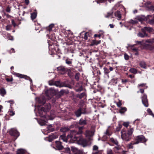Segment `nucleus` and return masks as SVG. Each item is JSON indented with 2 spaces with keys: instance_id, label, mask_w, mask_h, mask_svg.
<instances>
[{
  "instance_id": "nucleus-6",
  "label": "nucleus",
  "mask_w": 154,
  "mask_h": 154,
  "mask_svg": "<svg viewBox=\"0 0 154 154\" xmlns=\"http://www.w3.org/2000/svg\"><path fill=\"white\" fill-rule=\"evenodd\" d=\"M9 134L12 136L16 137V139L20 135L19 132L15 129H11L9 131Z\"/></svg>"
},
{
  "instance_id": "nucleus-37",
  "label": "nucleus",
  "mask_w": 154,
  "mask_h": 154,
  "mask_svg": "<svg viewBox=\"0 0 154 154\" xmlns=\"http://www.w3.org/2000/svg\"><path fill=\"white\" fill-rule=\"evenodd\" d=\"M107 154H114L112 149L107 148L106 151Z\"/></svg>"
},
{
  "instance_id": "nucleus-26",
  "label": "nucleus",
  "mask_w": 154,
  "mask_h": 154,
  "mask_svg": "<svg viewBox=\"0 0 154 154\" xmlns=\"http://www.w3.org/2000/svg\"><path fill=\"white\" fill-rule=\"evenodd\" d=\"M6 94L5 90L4 88H1L0 89V95L4 96Z\"/></svg>"
},
{
  "instance_id": "nucleus-43",
  "label": "nucleus",
  "mask_w": 154,
  "mask_h": 154,
  "mask_svg": "<svg viewBox=\"0 0 154 154\" xmlns=\"http://www.w3.org/2000/svg\"><path fill=\"white\" fill-rule=\"evenodd\" d=\"M65 61H66V63L68 65H69L72 63L71 60L69 59H66V60Z\"/></svg>"
},
{
  "instance_id": "nucleus-50",
  "label": "nucleus",
  "mask_w": 154,
  "mask_h": 154,
  "mask_svg": "<svg viewBox=\"0 0 154 154\" xmlns=\"http://www.w3.org/2000/svg\"><path fill=\"white\" fill-rule=\"evenodd\" d=\"M124 58L125 60H127L129 59V56L126 54H125L124 55Z\"/></svg>"
},
{
  "instance_id": "nucleus-25",
  "label": "nucleus",
  "mask_w": 154,
  "mask_h": 154,
  "mask_svg": "<svg viewBox=\"0 0 154 154\" xmlns=\"http://www.w3.org/2000/svg\"><path fill=\"white\" fill-rule=\"evenodd\" d=\"M145 18L144 16H138L136 18V19L139 21L142 22L144 20Z\"/></svg>"
},
{
  "instance_id": "nucleus-35",
  "label": "nucleus",
  "mask_w": 154,
  "mask_h": 154,
  "mask_svg": "<svg viewBox=\"0 0 154 154\" xmlns=\"http://www.w3.org/2000/svg\"><path fill=\"white\" fill-rule=\"evenodd\" d=\"M109 127H110L109 126L108 127V128L106 130V131L105 132V134L107 136H110L111 135V133L110 130L109 129Z\"/></svg>"
},
{
  "instance_id": "nucleus-9",
  "label": "nucleus",
  "mask_w": 154,
  "mask_h": 154,
  "mask_svg": "<svg viewBox=\"0 0 154 154\" xmlns=\"http://www.w3.org/2000/svg\"><path fill=\"white\" fill-rule=\"evenodd\" d=\"M138 23V21L137 20L136 18L134 20H130L128 21H127L126 23V24L131 26L132 25L137 23Z\"/></svg>"
},
{
  "instance_id": "nucleus-54",
  "label": "nucleus",
  "mask_w": 154,
  "mask_h": 154,
  "mask_svg": "<svg viewBox=\"0 0 154 154\" xmlns=\"http://www.w3.org/2000/svg\"><path fill=\"white\" fill-rule=\"evenodd\" d=\"M75 78L77 80H79V75L78 73L76 74L75 76Z\"/></svg>"
},
{
  "instance_id": "nucleus-13",
  "label": "nucleus",
  "mask_w": 154,
  "mask_h": 154,
  "mask_svg": "<svg viewBox=\"0 0 154 154\" xmlns=\"http://www.w3.org/2000/svg\"><path fill=\"white\" fill-rule=\"evenodd\" d=\"M114 15L117 20H119L121 19L122 14L120 11H117L115 13Z\"/></svg>"
},
{
  "instance_id": "nucleus-49",
  "label": "nucleus",
  "mask_w": 154,
  "mask_h": 154,
  "mask_svg": "<svg viewBox=\"0 0 154 154\" xmlns=\"http://www.w3.org/2000/svg\"><path fill=\"white\" fill-rule=\"evenodd\" d=\"M122 127V125L121 124L119 125V126L116 128V131H119L120 130Z\"/></svg>"
},
{
  "instance_id": "nucleus-17",
  "label": "nucleus",
  "mask_w": 154,
  "mask_h": 154,
  "mask_svg": "<svg viewBox=\"0 0 154 154\" xmlns=\"http://www.w3.org/2000/svg\"><path fill=\"white\" fill-rule=\"evenodd\" d=\"M148 17L149 18L150 17H152V19H149L148 22L149 23L152 25L154 24V15L152 16L149 15L148 16Z\"/></svg>"
},
{
  "instance_id": "nucleus-47",
  "label": "nucleus",
  "mask_w": 154,
  "mask_h": 154,
  "mask_svg": "<svg viewBox=\"0 0 154 154\" xmlns=\"http://www.w3.org/2000/svg\"><path fill=\"white\" fill-rule=\"evenodd\" d=\"M89 35V32H86L85 34V35L84 36V38L85 40H86L88 39V35Z\"/></svg>"
},
{
  "instance_id": "nucleus-27",
  "label": "nucleus",
  "mask_w": 154,
  "mask_h": 154,
  "mask_svg": "<svg viewBox=\"0 0 154 154\" xmlns=\"http://www.w3.org/2000/svg\"><path fill=\"white\" fill-rule=\"evenodd\" d=\"M154 43V38H152L145 41V42H144V43L146 45H147L146 44V43Z\"/></svg>"
},
{
  "instance_id": "nucleus-53",
  "label": "nucleus",
  "mask_w": 154,
  "mask_h": 154,
  "mask_svg": "<svg viewBox=\"0 0 154 154\" xmlns=\"http://www.w3.org/2000/svg\"><path fill=\"white\" fill-rule=\"evenodd\" d=\"M6 11L7 12L9 13L11 11V8L9 6L7 7L6 9Z\"/></svg>"
},
{
  "instance_id": "nucleus-62",
  "label": "nucleus",
  "mask_w": 154,
  "mask_h": 154,
  "mask_svg": "<svg viewBox=\"0 0 154 154\" xmlns=\"http://www.w3.org/2000/svg\"><path fill=\"white\" fill-rule=\"evenodd\" d=\"M98 148V147L97 146H94L93 147V149L94 150H97Z\"/></svg>"
},
{
  "instance_id": "nucleus-41",
  "label": "nucleus",
  "mask_w": 154,
  "mask_h": 154,
  "mask_svg": "<svg viewBox=\"0 0 154 154\" xmlns=\"http://www.w3.org/2000/svg\"><path fill=\"white\" fill-rule=\"evenodd\" d=\"M103 69L104 70V72L105 74H108L110 72L109 69L106 67H104Z\"/></svg>"
},
{
  "instance_id": "nucleus-39",
  "label": "nucleus",
  "mask_w": 154,
  "mask_h": 154,
  "mask_svg": "<svg viewBox=\"0 0 154 154\" xmlns=\"http://www.w3.org/2000/svg\"><path fill=\"white\" fill-rule=\"evenodd\" d=\"M12 26L11 25H8L6 26V30L9 31L11 29Z\"/></svg>"
},
{
  "instance_id": "nucleus-16",
  "label": "nucleus",
  "mask_w": 154,
  "mask_h": 154,
  "mask_svg": "<svg viewBox=\"0 0 154 154\" xmlns=\"http://www.w3.org/2000/svg\"><path fill=\"white\" fill-rule=\"evenodd\" d=\"M35 119L37 120L38 122L41 126L44 125L46 123V119H45L44 120H43L42 119L38 120L37 118H35Z\"/></svg>"
},
{
  "instance_id": "nucleus-8",
  "label": "nucleus",
  "mask_w": 154,
  "mask_h": 154,
  "mask_svg": "<svg viewBox=\"0 0 154 154\" xmlns=\"http://www.w3.org/2000/svg\"><path fill=\"white\" fill-rule=\"evenodd\" d=\"M14 74L16 76H17L18 77H19L20 78H25L26 80H29L31 82V83H32V79L30 78L29 77L27 76L26 75H23L21 74H19L18 73H15V72H14Z\"/></svg>"
},
{
  "instance_id": "nucleus-48",
  "label": "nucleus",
  "mask_w": 154,
  "mask_h": 154,
  "mask_svg": "<svg viewBox=\"0 0 154 154\" xmlns=\"http://www.w3.org/2000/svg\"><path fill=\"white\" fill-rule=\"evenodd\" d=\"M60 138H61V139H62L63 141L65 142H67V140L65 138L64 136V135H62L60 137Z\"/></svg>"
},
{
  "instance_id": "nucleus-15",
  "label": "nucleus",
  "mask_w": 154,
  "mask_h": 154,
  "mask_svg": "<svg viewBox=\"0 0 154 154\" xmlns=\"http://www.w3.org/2000/svg\"><path fill=\"white\" fill-rule=\"evenodd\" d=\"M57 70L59 71V72L61 74L64 73L66 71V70L65 67L63 66L57 67Z\"/></svg>"
},
{
  "instance_id": "nucleus-14",
  "label": "nucleus",
  "mask_w": 154,
  "mask_h": 154,
  "mask_svg": "<svg viewBox=\"0 0 154 154\" xmlns=\"http://www.w3.org/2000/svg\"><path fill=\"white\" fill-rule=\"evenodd\" d=\"M94 134V133L92 131L87 130L86 131L85 135L86 137H89V138H91L90 137L93 136Z\"/></svg>"
},
{
  "instance_id": "nucleus-44",
  "label": "nucleus",
  "mask_w": 154,
  "mask_h": 154,
  "mask_svg": "<svg viewBox=\"0 0 154 154\" xmlns=\"http://www.w3.org/2000/svg\"><path fill=\"white\" fill-rule=\"evenodd\" d=\"M9 114L11 116H13L15 114V113L13 111L11 110H9L8 112Z\"/></svg>"
},
{
  "instance_id": "nucleus-32",
  "label": "nucleus",
  "mask_w": 154,
  "mask_h": 154,
  "mask_svg": "<svg viewBox=\"0 0 154 154\" xmlns=\"http://www.w3.org/2000/svg\"><path fill=\"white\" fill-rule=\"evenodd\" d=\"M60 130L61 132H66L69 130V128L68 127H65L61 128Z\"/></svg>"
},
{
  "instance_id": "nucleus-59",
  "label": "nucleus",
  "mask_w": 154,
  "mask_h": 154,
  "mask_svg": "<svg viewBox=\"0 0 154 154\" xmlns=\"http://www.w3.org/2000/svg\"><path fill=\"white\" fill-rule=\"evenodd\" d=\"M144 88H143V89H141L140 88V91H137V93H138L139 92H140L141 93L143 94L144 92Z\"/></svg>"
},
{
  "instance_id": "nucleus-19",
  "label": "nucleus",
  "mask_w": 154,
  "mask_h": 154,
  "mask_svg": "<svg viewBox=\"0 0 154 154\" xmlns=\"http://www.w3.org/2000/svg\"><path fill=\"white\" fill-rule=\"evenodd\" d=\"M47 92L50 93V94L51 96H52L53 94H54V93L55 92V91L52 88H51L50 89H49V90L46 91H45V94H46L47 95H48V94L47 93Z\"/></svg>"
},
{
  "instance_id": "nucleus-22",
  "label": "nucleus",
  "mask_w": 154,
  "mask_h": 154,
  "mask_svg": "<svg viewBox=\"0 0 154 154\" xmlns=\"http://www.w3.org/2000/svg\"><path fill=\"white\" fill-rule=\"evenodd\" d=\"M140 66L143 68L146 69V63L144 61H141L140 63Z\"/></svg>"
},
{
  "instance_id": "nucleus-60",
  "label": "nucleus",
  "mask_w": 154,
  "mask_h": 154,
  "mask_svg": "<svg viewBox=\"0 0 154 154\" xmlns=\"http://www.w3.org/2000/svg\"><path fill=\"white\" fill-rule=\"evenodd\" d=\"M96 72V71H95ZM96 72H97V75L98 76V75H100L101 74V72L99 70H96Z\"/></svg>"
},
{
  "instance_id": "nucleus-58",
  "label": "nucleus",
  "mask_w": 154,
  "mask_h": 154,
  "mask_svg": "<svg viewBox=\"0 0 154 154\" xmlns=\"http://www.w3.org/2000/svg\"><path fill=\"white\" fill-rule=\"evenodd\" d=\"M9 53L11 54L12 53H15V51L14 49V48H11L10 50L9 51Z\"/></svg>"
},
{
  "instance_id": "nucleus-23",
  "label": "nucleus",
  "mask_w": 154,
  "mask_h": 154,
  "mask_svg": "<svg viewBox=\"0 0 154 154\" xmlns=\"http://www.w3.org/2000/svg\"><path fill=\"white\" fill-rule=\"evenodd\" d=\"M100 40L97 41L96 40H94L92 41L91 42V44L92 45H97L100 44Z\"/></svg>"
},
{
  "instance_id": "nucleus-36",
  "label": "nucleus",
  "mask_w": 154,
  "mask_h": 154,
  "mask_svg": "<svg viewBox=\"0 0 154 154\" xmlns=\"http://www.w3.org/2000/svg\"><path fill=\"white\" fill-rule=\"evenodd\" d=\"M120 148L119 146L118 145L117 146H115L113 148V149L116 152H118V150L120 149Z\"/></svg>"
},
{
  "instance_id": "nucleus-5",
  "label": "nucleus",
  "mask_w": 154,
  "mask_h": 154,
  "mask_svg": "<svg viewBox=\"0 0 154 154\" xmlns=\"http://www.w3.org/2000/svg\"><path fill=\"white\" fill-rule=\"evenodd\" d=\"M136 141L135 143H137L138 144L140 142H145L147 141L145 137L143 135L138 136L137 137Z\"/></svg>"
},
{
  "instance_id": "nucleus-57",
  "label": "nucleus",
  "mask_w": 154,
  "mask_h": 154,
  "mask_svg": "<svg viewBox=\"0 0 154 154\" xmlns=\"http://www.w3.org/2000/svg\"><path fill=\"white\" fill-rule=\"evenodd\" d=\"M149 48L150 51L154 52V46H150Z\"/></svg>"
},
{
  "instance_id": "nucleus-38",
  "label": "nucleus",
  "mask_w": 154,
  "mask_h": 154,
  "mask_svg": "<svg viewBox=\"0 0 154 154\" xmlns=\"http://www.w3.org/2000/svg\"><path fill=\"white\" fill-rule=\"evenodd\" d=\"M130 71L133 73L136 74L137 73V71L136 69L134 68H132L130 70Z\"/></svg>"
},
{
  "instance_id": "nucleus-30",
  "label": "nucleus",
  "mask_w": 154,
  "mask_h": 154,
  "mask_svg": "<svg viewBox=\"0 0 154 154\" xmlns=\"http://www.w3.org/2000/svg\"><path fill=\"white\" fill-rule=\"evenodd\" d=\"M110 139V140L115 144L116 145H118V142L115 139L113 138H111Z\"/></svg>"
},
{
  "instance_id": "nucleus-46",
  "label": "nucleus",
  "mask_w": 154,
  "mask_h": 154,
  "mask_svg": "<svg viewBox=\"0 0 154 154\" xmlns=\"http://www.w3.org/2000/svg\"><path fill=\"white\" fill-rule=\"evenodd\" d=\"M111 82L113 85H116L117 83V81L116 79H113L111 80Z\"/></svg>"
},
{
  "instance_id": "nucleus-18",
  "label": "nucleus",
  "mask_w": 154,
  "mask_h": 154,
  "mask_svg": "<svg viewBox=\"0 0 154 154\" xmlns=\"http://www.w3.org/2000/svg\"><path fill=\"white\" fill-rule=\"evenodd\" d=\"M77 97L81 99L83 97H86V93L85 92H83L80 94H78L76 95Z\"/></svg>"
},
{
  "instance_id": "nucleus-33",
  "label": "nucleus",
  "mask_w": 154,
  "mask_h": 154,
  "mask_svg": "<svg viewBox=\"0 0 154 154\" xmlns=\"http://www.w3.org/2000/svg\"><path fill=\"white\" fill-rule=\"evenodd\" d=\"M138 88L140 89V87H143V88L144 89H146L147 88V86H146V84L144 83H142L140 84H139L138 85Z\"/></svg>"
},
{
  "instance_id": "nucleus-40",
  "label": "nucleus",
  "mask_w": 154,
  "mask_h": 154,
  "mask_svg": "<svg viewBox=\"0 0 154 154\" xmlns=\"http://www.w3.org/2000/svg\"><path fill=\"white\" fill-rule=\"evenodd\" d=\"M148 9L152 11H154V6H150L148 7Z\"/></svg>"
},
{
  "instance_id": "nucleus-4",
  "label": "nucleus",
  "mask_w": 154,
  "mask_h": 154,
  "mask_svg": "<svg viewBox=\"0 0 154 154\" xmlns=\"http://www.w3.org/2000/svg\"><path fill=\"white\" fill-rule=\"evenodd\" d=\"M86 111L85 109V107L80 108L79 109L77 110L75 112V115L77 117H80L81 114H84L86 113Z\"/></svg>"
},
{
  "instance_id": "nucleus-12",
  "label": "nucleus",
  "mask_w": 154,
  "mask_h": 154,
  "mask_svg": "<svg viewBox=\"0 0 154 154\" xmlns=\"http://www.w3.org/2000/svg\"><path fill=\"white\" fill-rule=\"evenodd\" d=\"M141 30L143 33L139 32L137 35L138 36L142 38L147 37V35L146 33V31H144V29H142Z\"/></svg>"
},
{
  "instance_id": "nucleus-31",
  "label": "nucleus",
  "mask_w": 154,
  "mask_h": 154,
  "mask_svg": "<svg viewBox=\"0 0 154 154\" xmlns=\"http://www.w3.org/2000/svg\"><path fill=\"white\" fill-rule=\"evenodd\" d=\"M143 29H144V31H146H146L150 32L152 30V28L147 27H145Z\"/></svg>"
},
{
  "instance_id": "nucleus-1",
  "label": "nucleus",
  "mask_w": 154,
  "mask_h": 154,
  "mask_svg": "<svg viewBox=\"0 0 154 154\" xmlns=\"http://www.w3.org/2000/svg\"><path fill=\"white\" fill-rule=\"evenodd\" d=\"M84 127H81L79 128V131L78 132L75 130L71 131L70 134L67 136V138L70 139V142L73 143L77 141V143L82 146L83 147H86L91 144V138H89L88 140L83 138L82 134L83 133L82 130Z\"/></svg>"
},
{
  "instance_id": "nucleus-11",
  "label": "nucleus",
  "mask_w": 154,
  "mask_h": 154,
  "mask_svg": "<svg viewBox=\"0 0 154 154\" xmlns=\"http://www.w3.org/2000/svg\"><path fill=\"white\" fill-rule=\"evenodd\" d=\"M56 149L61 150L63 148V146H62L61 142L59 141H56Z\"/></svg>"
},
{
  "instance_id": "nucleus-55",
  "label": "nucleus",
  "mask_w": 154,
  "mask_h": 154,
  "mask_svg": "<svg viewBox=\"0 0 154 154\" xmlns=\"http://www.w3.org/2000/svg\"><path fill=\"white\" fill-rule=\"evenodd\" d=\"M129 125V123L128 122H125L123 123V125L126 127H127Z\"/></svg>"
},
{
  "instance_id": "nucleus-28",
  "label": "nucleus",
  "mask_w": 154,
  "mask_h": 154,
  "mask_svg": "<svg viewBox=\"0 0 154 154\" xmlns=\"http://www.w3.org/2000/svg\"><path fill=\"white\" fill-rule=\"evenodd\" d=\"M25 152V151L24 150L20 149L18 150L17 152V154H24Z\"/></svg>"
},
{
  "instance_id": "nucleus-24",
  "label": "nucleus",
  "mask_w": 154,
  "mask_h": 154,
  "mask_svg": "<svg viewBox=\"0 0 154 154\" xmlns=\"http://www.w3.org/2000/svg\"><path fill=\"white\" fill-rule=\"evenodd\" d=\"M37 15V13L36 12H34L31 14V18L32 20L35 19Z\"/></svg>"
},
{
  "instance_id": "nucleus-42",
  "label": "nucleus",
  "mask_w": 154,
  "mask_h": 154,
  "mask_svg": "<svg viewBox=\"0 0 154 154\" xmlns=\"http://www.w3.org/2000/svg\"><path fill=\"white\" fill-rule=\"evenodd\" d=\"M147 111L150 115H151L153 117H154V115L150 109H148L147 110Z\"/></svg>"
},
{
  "instance_id": "nucleus-52",
  "label": "nucleus",
  "mask_w": 154,
  "mask_h": 154,
  "mask_svg": "<svg viewBox=\"0 0 154 154\" xmlns=\"http://www.w3.org/2000/svg\"><path fill=\"white\" fill-rule=\"evenodd\" d=\"M82 90V86H81L79 88L76 89V91L77 92L80 91H81Z\"/></svg>"
},
{
  "instance_id": "nucleus-10",
  "label": "nucleus",
  "mask_w": 154,
  "mask_h": 154,
  "mask_svg": "<svg viewBox=\"0 0 154 154\" xmlns=\"http://www.w3.org/2000/svg\"><path fill=\"white\" fill-rule=\"evenodd\" d=\"M57 137V136L52 134L50 135L48 137L45 138V140H48L49 142L52 141L54 139H56Z\"/></svg>"
},
{
  "instance_id": "nucleus-34",
  "label": "nucleus",
  "mask_w": 154,
  "mask_h": 154,
  "mask_svg": "<svg viewBox=\"0 0 154 154\" xmlns=\"http://www.w3.org/2000/svg\"><path fill=\"white\" fill-rule=\"evenodd\" d=\"M54 25L53 24H50L48 27L47 28L48 30L49 31V32H51L52 31V28L54 27Z\"/></svg>"
},
{
  "instance_id": "nucleus-45",
  "label": "nucleus",
  "mask_w": 154,
  "mask_h": 154,
  "mask_svg": "<svg viewBox=\"0 0 154 154\" xmlns=\"http://www.w3.org/2000/svg\"><path fill=\"white\" fill-rule=\"evenodd\" d=\"M7 37L8 39L9 40H13L14 39L13 37L10 34L7 35Z\"/></svg>"
},
{
  "instance_id": "nucleus-64",
  "label": "nucleus",
  "mask_w": 154,
  "mask_h": 154,
  "mask_svg": "<svg viewBox=\"0 0 154 154\" xmlns=\"http://www.w3.org/2000/svg\"><path fill=\"white\" fill-rule=\"evenodd\" d=\"M131 50L133 51L137 52L138 49L136 48H131Z\"/></svg>"
},
{
  "instance_id": "nucleus-51",
  "label": "nucleus",
  "mask_w": 154,
  "mask_h": 154,
  "mask_svg": "<svg viewBox=\"0 0 154 154\" xmlns=\"http://www.w3.org/2000/svg\"><path fill=\"white\" fill-rule=\"evenodd\" d=\"M54 84L57 87H60V82L59 81H57L55 82Z\"/></svg>"
},
{
  "instance_id": "nucleus-2",
  "label": "nucleus",
  "mask_w": 154,
  "mask_h": 154,
  "mask_svg": "<svg viewBox=\"0 0 154 154\" xmlns=\"http://www.w3.org/2000/svg\"><path fill=\"white\" fill-rule=\"evenodd\" d=\"M38 113L39 116L44 118H46V112L48 111L51 109V105L49 103H46L44 107H41L40 106H38Z\"/></svg>"
},
{
  "instance_id": "nucleus-63",
  "label": "nucleus",
  "mask_w": 154,
  "mask_h": 154,
  "mask_svg": "<svg viewBox=\"0 0 154 154\" xmlns=\"http://www.w3.org/2000/svg\"><path fill=\"white\" fill-rule=\"evenodd\" d=\"M106 0H98L97 1V3H102L104 2Z\"/></svg>"
},
{
  "instance_id": "nucleus-61",
  "label": "nucleus",
  "mask_w": 154,
  "mask_h": 154,
  "mask_svg": "<svg viewBox=\"0 0 154 154\" xmlns=\"http://www.w3.org/2000/svg\"><path fill=\"white\" fill-rule=\"evenodd\" d=\"M136 43L137 44H138L142 45L143 43H144V42L142 41H137L136 42Z\"/></svg>"
},
{
  "instance_id": "nucleus-3",
  "label": "nucleus",
  "mask_w": 154,
  "mask_h": 154,
  "mask_svg": "<svg viewBox=\"0 0 154 154\" xmlns=\"http://www.w3.org/2000/svg\"><path fill=\"white\" fill-rule=\"evenodd\" d=\"M133 131V128H131L127 132L126 131H122L121 132V137L122 140L125 141H129L131 139V136Z\"/></svg>"
},
{
  "instance_id": "nucleus-56",
  "label": "nucleus",
  "mask_w": 154,
  "mask_h": 154,
  "mask_svg": "<svg viewBox=\"0 0 154 154\" xmlns=\"http://www.w3.org/2000/svg\"><path fill=\"white\" fill-rule=\"evenodd\" d=\"M12 24L14 26V27H15L16 26V24L15 23L14 21L13 20H11Z\"/></svg>"
},
{
  "instance_id": "nucleus-29",
  "label": "nucleus",
  "mask_w": 154,
  "mask_h": 154,
  "mask_svg": "<svg viewBox=\"0 0 154 154\" xmlns=\"http://www.w3.org/2000/svg\"><path fill=\"white\" fill-rule=\"evenodd\" d=\"M126 110L127 109L125 107H122L119 110V112L121 113H123L125 112Z\"/></svg>"
},
{
  "instance_id": "nucleus-7",
  "label": "nucleus",
  "mask_w": 154,
  "mask_h": 154,
  "mask_svg": "<svg viewBox=\"0 0 154 154\" xmlns=\"http://www.w3.org/2000/svg\"><path fill=\"white\" fill-rule=\"evenodd\" d=\"M141 98L142 102L143 105L146 107H148L149 104L147 95L146 94H144L141 97Z\"/></svg>"
},
{
  "instance_id": "nucleus-20",
  "label": "nucleus",
  "mask_w": 154,
  "mask_h": 154,
  "mask_svg": "<svg viewBox=\"0 0 154 154\" xmlns=\"http://www.w3.org/2000/svg\"><path fill=\"white\" fill-rule=\"evenodd\" d=\"M79 123L81 125H85L87 124L86 121V120H84L81 119L79 120Z\"/></svg>"
},
{
  "instance_id": "nucleus-21",
  "label": "nucleus",
  "mask_w": 154,
  "mask_h": 154,
  "mask_svg": "<svg viewBox=\"0 0 154 154\" xmlns=\"http://www.w3.org/2000/svg\"><path fill=\"white\" fill-rule=\"evenodd\" d=\"M137 144V143L132 141L130 143L128 144L127 146L128 148L129 149H132L133 148V145L134 144Z\"/></svg>"
}]
</instances>
